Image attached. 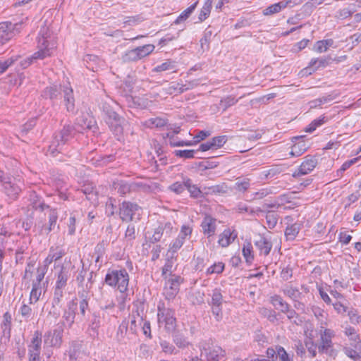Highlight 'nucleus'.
Returning a JSON list of instances; mask_svg holds the SVG:
<instances>
[{"mask_svg":"<svg viewBox=\"0 0 361 361\" xmlns=\"http://www.w3.org/2000/svg\"><path fill=\"white\" fill-rule=\"evenodd\" d=\"M41 96L46 99H50L53 104L63 98L66 110L73 114L75 112L73 90L70 85H53L48 86L42 90Z\"/></svg>","mask_w":361,"mask_h":361,"instance_id":"obj_1","label":"nucleus"},{"mask_svg":"<svg viewBox=\"0 0 361 361\" xmlns=\"http://www.w3.org/2000/svg\"><path fill=\"white\" fill-rule=\"evenodd\" d=\"M130 276L125 267L117 266L109 268L104 277V283L109 286L118 290L122 295V303L124 302L126 296L123 294L128 290Z\"/></svg>","mask_w":361,"mask_h":361,"instance_id":"obj_2","label":"nucleus"},{"mask_svg":"<svg viewBox=\"0 0 361 361\" xmlns=\"http://www.w3.org/2000/svg\"><path fill=\"white\" fill-rule=\"evenodd\" d=\"M81 129L76 128L75 124H66L63 128L56 132L48 147L47 152L53 157L59 153H63L66 145L75 137L77 133H80Z\"/></svg>","mask_w":361,"mask_h":361,"instance_id":"obj_3","label":"nucleus"},{"mask_svg":"<svg viewBox=\"0 0 361 361\" xmlns=\"http://www.w3.org/2000/svg\"><path fill=\"white\" fill-rule=\"evenodd\" d=\"M49 37L50 31L49 27L42 26L39 31L37 38L38 51L35 52L30 57H28L25 61V63L22 64L25 68L38 59L42 60L51 55L54 44L51 46V43L48 40Z\"/></svg>","mask_w":361,"mask_h":361,"instance_id":"obj_4","label":"nucleus"},{"mask_svg":"<svg viewBox=\"0 0 361 361\" xmlns=\"http://www.w3.org/2000/svg\"><path fill=\"white\" fill-rule=\"evenodd\" d=\"M173 309L166 307L164 302H159L157 306V317L159 324L164 323L166 331L171 332L175 330L176 319Z\"/></svg>","mask_w":361,"mask_h":361,"instance_id":"obj_5","label":"nucleus"},{"mask_svg":"<svg viewBox=\"0 0 361 361\" xmlns=\"http://www.w3.org/2000/svg\"><path fill=\"white\" fill-rule=\"evenodd\" d=\"M154 48L153 44H148L128 50L121 56V60L124 63L137 61L149 56Z\"/></svg>","mask_w":361,"mask_h":361,"instance_id":"obj_6","label":"nucleus"},{"mask_svg":"<svg viewBox=\"0 0 361 361\" xmlns=\"http://www.w3.org/2000/svg\"><path fill=\"white\" fill-rule=\"evenodd\" d=\"M173 226L171 222L160 223L159 226L154 228L153 234L148 238L146 237L145 243H143V247L148 250L152 247V245L159 242L163 235L166 237L170 236L172 231Z\"/></svg>","mask_w":361,"mask_h":361,"instance_id":"obj_7","label":"nucleus"},{"mask_svg":"<svg viewBox=\"0 0 361 361\" xmlns=\"http://www.w3.org/2000/svg\"><path fill=\"white\" fill-rule=\"evenodd\" d=\"M164 286L163 294L165 299L173 300L180 290V286L184 282V279L179 275H173L171 277L164 279Z\"/></svg>","mask_w":361,"mask_h":361,"instance_id":"obj_8","label":"nucleus"},{"mask_svg":"<svg viewBox=\"0 0 361 361\" xmlns=\"http://www.w3.org/2000/svg\"><path fill=\"white\" fill-rule=\"evenodd\" d=\"M21 189L17 183V180L13 177L2 178L1 177V192H3L6 198L5 200L10 203L16 200L20 192Z\"/></svg>","mask_w":361,"mask_h":361,"instance_id":"obj_9","label":"nucleus"},{"mask_svg":"<svg viewBox=\"0 0 361 361\" xmlns=\"http://www.w3.org/2000/svg\"><path fill=\"white\" fill-rule=\"evenodd\" d=\"M77 310L78 298H75L67 302L62 312V319L58 324H63L68 329H71L77 317Z\"/></svg>","mask_w":361,"mask_h":361,"instance_id":"obj_10","label":"nucleus"},{"mask_svg":"<svg viewBox=\"0 0 361 361\" xmlns=\"http://www.w3.org/2000/svg\"><path fill=\"white\" fill-rule=\"evenodd\" d=\"M63 324H57L56 328L51 331H49L44 336L45 345L54 348H60L63 343V334L66 327Z\"/></svg>","mask_w":361,"mask_h":361,"instance_id":"obj_11","label":"nucleus"},{"mask_svg":"<svg viewBox=\"0 0 361 361\" xmlns=\"http://www.w3.org/2000/svg\"><path fill=\"white\" fill-rule=\"evenodd\" d=\"M104 120L116 139L120 140L123 134V125L126 121L125 118L117 113L109 117H104Z\"/></svg>","mask_w":361,"mask_h":361,"instance_id":"obj_12","label":"nucleus"},{"mask_svg":"<svg viewBox=\"0 0 361 361\" xmlns=\"http://www.w3.org/2000/svg\"><path fill=\"white\" fill-rule=\"evenodd\" d=\"M42 334L39 331H35L28 345V361H41Z\"/></svg>","mask_w":361,"mask_h":361,"instance_id":"obj_13","label":"nucleus"},{"mask_svg":"<svg viewBox=\"0 0 361 361\" xmlns=\"http://www.w3.org/2000/svg\"><path fill=\"white\" fill-rule=\"evenodd\" d=\"M140 209V206L130 201H123L119 205V216L123 221H131L136 212Z\"/></svg>","mask_w":361,"mask_h":361,"instance_id":"obj_14","label":"nucleus"},{"mask_svg":"<svg viewBox=\"0 0 361 361\" xmlns=\"http://www.w3.org/2000/svg\"><path fill=\"white\" fill-rule=\"evenodd\" d=\"M333 61L339 62L340 59H332L330 56L313 58L310 60L309 66L306 67L304 71L306 73H308L309 74H311L312 72H315L320 68H326L330 65Z\"/></svg>","mask_w":361,"mask_h":361,"instance_id":"obj_15","label":"nucleus"},{"mask_svg":"<svg viewBox=\"0 0 361 361\" xmlns=\"http://www.w3.org/2000/svg\"><path fill=\"white\" fill-rule=\"evenodd\" d=\"M317 164V159L314 156L307 155L305 157V160L300 165L293 173V177L298 178L301 176L307 175L314 170Z\"/></svg>","mask_w":361,"mask_h":361,"instance_id":"obj_16","label":"nucleus"},{"mask_svg":"<svg viewBox=\"0 0 361 361\" xmlns=\"http://www.w3.org/2000/svg\"><path fill=\"white\" fill-rule=\"evenodd\" d=\"M21 24L10 21L1 22V44L11 39L19 32Z\"/></svg>","mask_w":361,"mask_h":361,"instance_id":"obj_17","label":"nucleus"},{"mask_svg":"<svg viewBox=\"0 0 361 361\" xmlns=\"http://www.w3.org/2000/svg\"><path fill=\"white\" fill-rule=\"evenodd\" d=\"M79 300H78V307L79 312H77L78 318L82 320L85 318L87 312H90L89 300L90 296L85 291L78 292Z\"/></svg>","mask_w":361,"mask_h":361,"instance_id":"obj_18","label":"nucleus"},{"mask_svg":"<svg viewBox=\"0 0 361 361\" xmlns=\"http://www.w3.org/2000/svg\"><path fill=\"white\" fill-rule=\"evenodd\" d=\"M99 308L102 310H112L116 304L111 290L100 289V297L98 300Z\"/></svg>","mask_w":361,"mask_h":361,"instance_id":"obj_19","label":"nucleus"},{"mask_svg":"<svg viewBox=\"0 0 361 361\" xmlns=\"http://www.w3.org/2000/svg\"><path fill=\"white\" fill-rule=\"evenodd\" d=\"M76 128L81 129V133L85 130H89L95 133L98 130V126L95 119L92 117L82 116L77 118L75 123Z\"/></svg>","mask_w":361,"mask_h":361,"instance_id":"obj_20","label":"nucleus"},{"mask_svg":"<svg viewBox=\"0 0 361 361\" xmlns=\"http://www.w3.org/2000/svg\"><path fill=\"white\" fill-rule=\"evenodd\" d=\"M216 219L210 215H206L204 217L200 226L202 228V233L207 238H210L215 234L216 230Z\"/></svg>","mask_w":361,"mask_h":361,"instance_id":"obj_21","label":"nucleus"},{"mask_svg":"<svg viewBox=\"0 0 361 361\" xmlns=\"http://www.w3.org/2000/svg\"><path fill=\"white\" fill-rule=\"evenodd\" d=\"M56 269H59V271L56 274V286L66 287L68 280L71 276L70 267L68 265L61 264L55 267Z\"/></svg>","mask_w":361,"mask_h":361,"instance_id":"obj_22","label":"nucleus"},{"mask_svg":"<svg viewBox=\"0 0 361 361\" xmlns=\"http://www.w3.org/2000/svg\"><path fill=\"white\" fill-rule=\"evenodd\" d=\"M238 237V233L235 229L231 230L230 228L224 229V231L219 235L218 243L222 247H227Z\"/></svg>","mask_w":361,"mask_h":361,"instance_id":"obj_23","label":"nucleus"},{"mask_svg":"<svg viewBox=\"0 0 361 361\" xmlns=\"http://www.w3.org/2000/svg\"><path fill=\"white\" fill-rule=\"evenodd\" d=\"M82 348V342L80 341H73L70 343L68 350L69 361H79Z\"/></svg>","mask_w":361,"mask_h":361,"instance_id":"obj_24","label":"nucleus"},{"mask_svg":"<svg viewBox=\"0 0 361 361\" xmlns=\"http://www.w3.org/2000/svg\"><path fill=\"white\" fill-rule=\"evenodd\" d=\"M205 351V356L207 361H224L226 355L225 350L219 346L214 347L209 350V351L204 348Z\"/></svg>","mask_w":361,"mask_h":361,"instance_id":"obj_25","label":"nucleus"},{"mask_svg":"<svg viewBox=\"0 0 361 361\" xmlns=\"http://www.w3.org/2000/svg\"><path fill=\"white\" fill-rule=\"evenodd\" d=\"M344 334L348 336L350 342V346L357 348L358 346L361 345L360 336L354 327L347 326L344 330Z\"/></svg>","mask_w":361,"mask_h":361,"instance_id":"obj_26","label":"nucleus"},{"mask_svg":"<svg viewBox=\"0 0 361 361\" xmlns=\"http://www.w3.org/2000/svg\"><path fill=\"white\" fill-rule=\"evenodd\" d=\"M57 219H58V212H57L56 209H49L48 224L43 225L42 231L45 234H49L51 231H54L56 226Z\"/></svg>","mask_w":361,"mask_h":361,"instance_id":"obj_27","label":"nucleus"},{"mask_svg":"<svg viewBox=\"0 0 361 361\" xmlns=\"http://www.w3.org/2000/svg\"><path fill=\"white\" fill-rule=\"evenodd\" d=\"M320 343L331 349H334L332 338L335 336V332L330 329L320 330Z\"/></svg>","mask_w":361,"mask_h":361,"instance_id":"obj_28","label":"nucleus"},{"mask_svg":"<svg viewBox=\"0 0 361 361\" xmlns=\"http://www.w3.org/2000/svg\"><path fill=\"white\" fill-rule=\"evenodd\" d=\"M30 204L35 209L44 211L45 209H49V206L46 204L42 197L35 191H32L30 194Z\"/></svg>","mask_w":361,"mask_h":361,"instance_id":"obj_29","label":"nucleus"},{"mask_svg":"<svg viewBox=\"0 0 361 361\" xmlns=\"http://www.w3.org/2000/svg\"><path fill=\"white\" fill-rule=\"evenodd\" d=\"M283 293L291 299L293 301H298V300H303L305 295L300 292L298 288L293 286H286L281 290Z\"/></svg>","mask_w":361,"mask_h":361,"instance_id":"obj_30","label":"nucleus"},{"mask_svg":"<svg viewBox=\"0 0 361 361\" xmlns=\"http://www.w3.org/2000/svg\"><path fill=\"white\" fill-rule=\"evenodd\" d=\"M113 187L121 196H124L126 194L133 192L131 183H128L123 180L114 181Z\"/></svg>","mask_w":361,"mask_h":361,"instance_id":"obj_31","label":"nucleus"},{"mask_svg":"<svg viewBox=\"0 0 361 361\" xmlns=\"http://www.w3.org/2000/svg\"><path fill=\"white\" fill-rule=\"evenodd\" d=\"M255 245L259 249L260 254L264 256H267L272 248L271 242L262 236L255 242Z\"/></svg>","mask_w":361,"mask_h":361,"instance_id":"obj_32","label":"nucleus"},{"mask_svg":"<svg viewBox=\"0 0 361 361\" xmlns=\"http://www.w3.org/2000/svg\"><path fill=\"white\" fill-rule=\"evenodd\" d=\"M80 190L86 195V198L88 200H95L97 192L95 190V185L93 183L85 182Z\"/></svg>","mask_w":361,"mask_h":361,"instance_id":"obj_33","label":"nucleus"},{"mask_svg":"<svg viewBox=\"0 0 361 361\" xmlns=\"http://www.w3.org/2000/svg\"><path fill=\"white\" fill-rule=\"evenodd\" d=\"M270 302L276 310H280L281 312L287 311L286 308L290 305L279 295H274L271 296Z\"/></svg>","mask_w":361,"mask_h":361,"instance_id":"obj_34","label":"nucleus"},{"mask_svg":"<svg viewBox=\"0 0 361 361\" xmlns=\"http://www.w3.org/2000/svg\"><path fill=\"white\" fill-rule=\"evenodd\" d=\"M185 184L186 190L190 192L191 197L197 199L203 196L200 188L197 187V185L193 184L192 180L190 178L185 177Z\"/></svg>","mask_w":361,"mask_h":361,"instance_id":"obj_35","label":"nucleus"},{"mask_svg":"<svg viewBox=\"0 0 361 361\" xmlns=\"http://www.w3.org/2000/svg\"><path fill=\"white\" fill-rule=\"evenodd\" d=\"M301 224L299 223H294L288 225L285 231V236L287 240H293L298 235L301 230Z\"/></svg>","mask_w":361,"mask_h":361,"instance_id":"obj_36","label":"nucleus"},{"mask_svg":"<svg viewBox=\"0 0 361 361\" xmlns=\"http://www.w3.org/2000/svg\"><path fill=\"white\" fill-rule=\"evenodd\" d=\"M334 44L333 39L319 40L314 44L313 50L317 53H323L326 51L329 47H333Z\"/></svg>","mask_w":361,"mask_h":361,"instance_id":"obj_37","label":"nucleus"},{"mask_svg":"<svg viewBox=\"0 0 361 361\" xmlns=\"http://www.w3.org/2000/svg\"><path fill=\"white\" fill-rule=\"evenodd\" d=\"M199 1H196L194 4L190 5L188 8H187L185 10H184L178 16V18L173 21V24L178 25L181 23L185 22L193 13L195 9L196 8Z\"/></svg>","mask_w":361,"mask_h":361,"instance_id":"obj_38","label":"nucleus"},{"mask_svg":"<svg viewBox=\"0 0 361 361\" xmlns=\"http://www.w3.org/2000/svg\"><path fill=\"white\" fill-rule=\"evenodd\" d=\"M301 137H296L295 139L298 140V142L295 143L292 148L290 154L293 157H299L308 148L305 142L300 140Z\"/></svg>","mask_w":361,"mask_h":361,"instance_id":"obj_39","label":"nucleus"},{"mask_svg":"<svg viewBox=\"0 0 361 361\" xmlns=\"http://www.w3.org/2000/svg\"><path fill=\"white\" fill-rule=\"evenodd\" d=\"M287 3H283V1L274 4L263 10L262 13L264 16H271L279 13L281 10L287 7Z\"/></svg>","mask_w":361,"mask_h":361,"instance_id":"obj_40","label":"nucleus"},{"mask_svg":"<svg viewBox=\"0 0 361 361\" xmlns=\"http://www.w3.org/2000/svg\"><path fill=\"white\" fill-rule=\"evenodd\" d=\"M252 249V243L250 241L245 242L243 246L242 252L246 263L248 264H251L254 260Z\"/></svg>","mask_w":361,"mask_h":361,"instance_id":"obj_41","label":"nucleus"},{"mask_svg":"<svg viewBox=\"0 0 361 361\" xmlns=\"http://www.w3.org/2000/svg\"><path fill=\"white\" fill-rule=\"evenodd\" d=\"M184 243L181 238H176L169 245V247L168 249V253L171 255L172 259H175L177 260L176 252L181 248L183 245Z\"/></svg>","mask_w":361,"mask_h":361,"instance_id":"obj_42","label":"nucleus"},{"mask_svg":"<svg viewBox=\"0 0 361 361\" xmlns=\"http://www.w3.org/2000/svg\"><path fill=\"white\" fill-rule=\"evenodd\" d=\"M176 61L168 59L165 62L162 63L160 65H157L153 69V72L159 73L162 71H171L173 70L175 72V68L176 67Z\"/></svg>","mask_w":361,"mask_h":361,"instance_id":"obj_43","label":"nucleus"},{"mask_svg":"<svg viewBox=\"0 0 361 361\" xmlns=\"http://www.w3.org/2000/svg\"><path fill=\"white\" fill-rule=\"evenodd\" d=\"M66 287L58 286L54 285V296L52 299V306H59L60 305L62 299L64 295V289Z\"/></svg>","mask_w":361,"mask_h":361,"instance_id":"obj_44","label":"nucleus"},{"mask_svg":"<svg viewBox=\"0 0 361 361\" xmlns=\"http://www.w3.org/2000/svg\"><path fill=\"white\" fill-rule=\"evenodd\" d=\"M173 261L176 260L171 258V255L166 259V262L161 269V276L163 279L171 277V276L174 275L172 271Z\"/></svg>","mask_w":361,"mask_h":361,"instance_id":"obj_45","label":"nucleus"},{"mask_svg":"<svg viewBox=\"0 0 361 361\" xmlns=\"http://www.w3.org/2000/svg\"><path fill=\"white\" fill-rule=\"evenodd\" d=\"M213 34V31L211 30V26L209 25L204 32L203 37L201 38L200 47L203 51L209 50V43L211 41V37Z\"/></svg>","mask_w":361,"mask_h":361,"instance_id":"obj_46","label":"nucleus"},{"mask_svg":"<svg viewBox=\"0 0 361 361\" xmlns=\"http://www.w3.org/2000/svg\"><path fill=\"white\" fill-rule=\"evenodd\" d=\"M234 185V189L240 192H245L250 187V179L247 178L236 179Z\"/></svg>","mask_w":361,"mask_h":361,"instance_id":"obj_47","label":"nucleus"},{"mask_svg":"<svg viewBox=\"0 0 361 361\" xmlns=\"http://www.w3.org/2000/svg\"><path fill=\"white\" fill-rule=\"evenodd\" d=\"M101 326V318L99 312H94L92 314L89 322V328L94 332L97 333Z\"/></svg>","mask_w":361,"mask_h":361,"instance_id":"obj_48","label":"nucleus"},{"mask_svg":"<svg viewBox=\"0 0 361 361\" xmlns=\"http://www.w3.org/2000/svg\"><path fill=\"white\" fill-rule=\"evenodd\" d=\"M238 102V99H235L234 97L230 95L227 96L224 98H222L220 100L219 104V109H221L223 111H225L229 107L233 106Z\"/></svg>","mask_w":361,"mask_h":361,"instance_id":"obj_49","label":"nucleus"},{"mask_svg":"<svg viewBox=\"0 0 361 361\" xmlns=\"http://www.w3.org/2000/svg\"><path fill=\"white\" fill-rule=\"evenodd\" d=\"M360 350H361L359 349V347L357 348H355L352 346L351 347L344 346L343 348V351L344 354L347 357H348L349 358H350L355 361H357L360 358V354H361Z\"/></svg>","mask_w":361,"mask_h":361,"instance_id":"obj_50","label":"nucleus"},{"mask_svg":"<svg viewBox=\"0 0 361 361\" xmlns=\"http://www.w3.org/2000/svg\"><path fill=\"white\" fill-rule=\"evenodd\" d=\"M42 294V285H36V283H32V288L30 294V303L35 304L36 303Z\"/></svg>","mask_w":361,"mask_h":361,"instance_id":"obj_51","label":"nucleus"},{"mask_svg":"<svg viewBox=\"0 0 361 361\" xmlns=\"http://www.w3.org/2000/svg\"><path fill=\"white\" fill-rule=\"evenodd\" d=\"M128 329V322L126 319L122 321L120 324L117 332L116 339L119 342H122L125 338Z\"/></svg>","mask_w":361,"mask_h":361,"instance_id":"obj_52","label":"nucleus"},{"mask_svg":"<svg viewBox=\"0 0 361 361\" xmlns=\"http://www.w3.org/2000/svg\"><path fill=\"white\" fill-rule=\"evenodd\" d=\"M99 109L102 112L103 118L109 117V116H113L114 114H117L111 104L105 101L101 102L99 104Z\"/></svg>","mask_w":361,"mask_h":361,"instance_id":"obj_53","label":"nucleus"},{"mask_svg":"<svg viewBox=\"0 0 361 361\" xmlns=\"http://www.w3.org/2000/svg\"><path fill=\"white\" fill-rule=\"evenodd\" d=\"M173 341L174 343L180 348H186L190 344L187 338L180 333H176L173 335Z\"/></svg>","mask_w":361,"mask_h":361,"instance_id":"obj_54","label":"nucleus"},{"mask_svg":"<svg viewBox=\"0 0 361 361\" xmlns=\"http://www.w3.org/2000/svg\"><path fill=\"white\" fill-rule=\"evenodd\" d=\"M225 269V264L222 262L214 263L210 266L206 271V275L209 276L213 274H220Z\"/></svg>","mask_w":361,"mask_h":361,"instance_id":"obj_55","label":"nucleus"},{"mask_svg":"<svg viewBox=\"0 0 361 361\" xmlns=\"http://www.w3.org/2000/svg\"><path fill=\"white\" fill-rule=\"evenodd\" d=\"M223 295L221 289L215 288L213 290L212 300L208 302L209 305H222Z\"/></svg>","mask_w":361,"mask_h":361,"instance_id":"obj_56","label":"nucleus"},{"mask_svg":"<svg viewBox=\"0 0 361 361\" xmlns=\"http://www.w3.org/2000/svg\"><path fill=\"white\" fill-rule=\"evenodd\" d=\"M166 124L167 120L160 117L152 118L147 121V125L149 128L155 127L157 128H161L165 126Z\"/></svg>","mask_w":361,"mask_h":361,"instance_id":"obj_57","label":"nucleus"},{"mask_svg":"<svg viewBox=\"0 0 361 361\" xmlns=\"http://www.w3.org/2000/svg\"><path fill=\"white\" fill-rule=\"evenodd\" d=\"M166 137L169 139V145L171 147H183V146H192L194 142L192 141H179L175 142V136L173 134L168 133L166 134Z\"/></svg>","mask_w":361,"mask_h":361,"instance_id":"obj_58","label":"nucleus"},{"mask_svg":"<svg viewBox=\"0 0 361 361\" xmlns=\"http://www.w3.org/2000/svg\"><path fill=\"white\" fill-rule=\"evenodd\" d=\"M267 224L269 228H274L278 221V215L274 211H267L266 213Z\"/></svg>","mask_w":361,"mask_h":361,"instance_id":"obj_59","label":"nucleus"},{"mask_svg":"<svg viewBox=\"0 0 361 361\" xmlns=\"http://www.w3.org/2000/svg\"><path fill=\"white\" fill-rule=\"evenodd\" d=\"M196 150L195 149H183V150H175L173 154L176 157L183 159H192L195 158Z\"/></svg>","mask_w":361,"mask_h":361,"instance_id":"obj_60","label":"nucleus"},{"mask_svg":"<svg viewBox=\"0 0 361 361\" xmlns=\"http://www.w3.org/2000/svg\"><path fill=\"white\" fill-rule=\"evenodd\" d=\"M159 345L162 348V351L166 354H176V348L171 344L169 341L159 339Z\"/></svg>","mask_w":361,"mask_h":361,"instance_id":"obj_61","label":"nucleus"},{"mask_svg":"<svg viewBox=\"0 0 361 361\" xmlns=\"http://www.w3.org/2000/svg\"><path fill=\"white\" fill-rule=\"evenodd\" d=\"M185 177L183 178L182 182H176L170 185L169 188L171 191L179 195L181 194L185 189Z\"/></svg>","mask_w":361,"mask_h":361,"instance_id":"obj_62","label":"nucleus"},{"mask_svg":"<svg viewBox=\"0 0 361 361\" xmlns=\"http://www.w3.org/2000/svg\"><path fill=\"white\" fill-rule=\"evenodd\" d=\"M209 190L214 194H225L228 192L229 188L226 183L210 187Z\"/></svg>","mask_w":361,"mask_h":361,"instance_id":"obj_63","label":"nucleus"},{"mask_svg":"<svg viewBox=\"0 0 361 361\" xmlns=\"http://www.w3.org/2000/svg\"><path fill=\"white\" fill-rule=\"evenodd\" d=\"M210 141L214 149H217L224 146L227 141V137L226 135L216 136L214 137Z\"/></svg>","mask_w":361,"mask_h":361,"instance_id":"obj_64","label":"nucleus"}]
</instances>
